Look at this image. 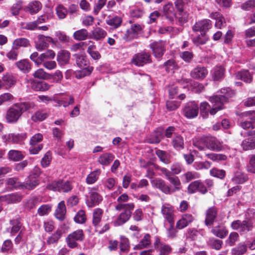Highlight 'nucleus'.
Segmentation results:
<instances>
[{
  "instance_id": "nucleus-17",
  "label": "nucleus",
  "mask_w": 255,
  "mask_h": 255,
  "mask_svg": "<svg viewBox=\"0 0 255 255\" xmlns=\"http://www.w3.org/2000/svg\"><path fill=\"white\" fill-rule=\"evenodd\" d=\"M208 73V71L205 67L197 66L191 71L190 76L194 79L202 80L206 77Z\"/></svg>"
},
{
  "instance_id": "nucleus-51",
  "label": "nucleus",
  "mask_w": 255,
  "mask_h": 255,
  "mask_svg": "<svg viewBox=\"0 0 255 255\" xmlns=\"http://www.w3.org/2000/svg\"><path fill=\"white\" fill-rule=\"evenodd\" d=\"M162 138V134L160 131H155L151 134L148 139V142L150 143H158Z\"/></svg>"
},
{
  "instance_id": "nucleus-3",
  "label": "nucleus",
  "mask_w": 255,
  "mask_h": 255,
  "mask_svg": "<svg viewBox=\"0 0 255 255\" xmlns=\"http://www.w3.org/2000/svg\"><path fill=\"white\" fill-rule=\"evenodd\" d=\"M134 205L133 203L128 204H118L115 209L117 211H121L124 210V211L121 213L117 219L115 223L117 226H120L127 222L130 218L131 215V211L133 209Z\"/></svg>"
},
{
  "instance_id": "nucleus-39",
  "label": "nucleus",
  "mask_w": 255,
  "mask_h": 255,
  "mask_svg": "<svg viewBox=\"0 0 255 255\" xmlns=\"http://www.w3.org/2000/svg\"><path fill=\"white\" fill-rule=\"evenodd\" d=\"M8 158L14 161L22 160L24 156L21 151L16 150H11L8 153Z\"/></svg>"
},
{
  "instance_id": "nucleus-52",
  "label": "nucleus",
  "mask_w": 255,
  "mask_h": 255,
  "mask_svg": "<svg viewBox=\"0 0 255 255\" xmlns=\"http://www.w3.org/2000/svg\"><path fill=\"white\" fill-rule=\"evenodd\" d=\"M156 154L160 160L164 163L168 164L170 163V160L168 158L169 155L166 151L157 150L156 151Z\"/></svg>"
},
{
  "instance_id": "nucleus-59",
  "label": "nucleus",
  "mask_w": 255,
  "mask_h": 255,
  "mask_svg": "<svg viewBox=\"0 0 255 255\" xmlns=\"http://www.w3.org/2000/svg\"><path fill=\"white\" fill-rule=\"evenodd\" d=\"M248 180V177L245 173H237L233 178V180L236 183L242 184Z\"/></svg>"
},
{
  "instance_id": "nucleus-44",
  "label": "nucleus",
  "mask_w": 255,
  "mask_h": 255,
  "mask_svg": "<svg viewBox=\"0 0 255 255\" xmlns=\"http://www.w3.org/2000/svg\"><path fill=\"white\" fill-rule=\"evenodd\" d=\"M88 32L86 29H81L76 31L73 33L75 39L79 41L84 40L88 37Z\"/></svg>"
},
{
  "instance_id": "nucleus-58",
  "label": "nucleus",
  "mask_w": 255,
  "mask_h": 255,
  "mask_svg": "<svg viewBox=\"0 0 255 255\" xmlns=\"http://www.w3.org/2000/svg\"><path fill=\"white\" fill-rule=\"evenodd\" d=\"M208 38L206 35L205 33H201L193 39V42L197 45H203L206 43L208 41Z\"/></svg>"
},
{
  "instance_id": "nucleus-27",
  "label": "nucleus",
  "mask_w": 255,
  "mask_h": 255,
  "mask_svg": "<svg viewBox=\"0 0 255 255\" xmlns=\"http://www.w3.org/2000/svg\"><path fill=\"white\" fill-rule=\"evenodd\" d=\"M158 241L156 240L155 243V248L159 252V255H169L172 251V248L168 245L158 244Z\"/></svg>"
},
{
  "instance_id": "nucleus-25",
  "label": "nucleus",
  "mask_w": 255,
  "mask_h": 255,
  "mask_svg": "<svg viewBox=\"0 0 255 255\" xmlns=\"http://www.w3.org/2000/svg\"><path fill=\"white\" fill-rule=\"evenodd\" d=\"M122 21V18L121 16L118 15L114 16H109L106 20V22L113 28H117L121 25Z\"/></svg>"
},
{
  "instance_id": "nucleus-20",
  "label": "nucleus",
  "mask_w": 255,
  "mask_h": 255,
  "mask_svg": "<svg viewBox=\"0 0 255 255\" xmlns=\"http://www.w3.org/2000/svg\"><path fill=\"white\" fill-rule=\"evenodd\" d=\"M42 8V4L39 1L35 0L31 1L24 8L26 12L31 14L37 13Z\"/></svg>"
},
{
  "instance_id": "nucleus-54",
  "label": "nucleus",
  "mask_w": 255,
  "mask_h": 255,
  "mask_svg": "<svg viewBox=\"0 0 255 255\" xmlns=\"http://www.w3.org/2000/svg\"><path fill=\"white\" fill-rule=\"evenodd\" d=\"M39 184L38 181L36 179L29 178L24 184H22V187H24L29 190L34 189Z\"/></svg>"
},
{
  "instance_id": "nucleus-45",
  "label": "nucleus",
  "mask_w": 255,
  "mask_h": 255,
  "mask_svg": "<svg viewBox=\"0 0 255 255\" xmlns=\"http://www.w3.org/2000/svg\"><path fill=\"white\" fill-rule=\"evenodd\" d=\"M26 133H22L21 134H9L8 135V139L9 141H11L13 143H18L19 141L24 139L26 137Z\"/></svg>"
},
{
  "instance_id": "nucleus-40",
  "label": "nucleus",
  "mask_w": 255,
  "mask_h": 255,
  "mask_svg": "<svg viewBox=\"0 0 255 255\" xmlns=\"http://www.w3.org/2000/svg\"><path fill=\"white\" fill-rule=\"evenodd\" d=\"M247 251V246L245 243H240L231 250L232 255H243Z\"/></svg>"
},
{
  "instance_id": "nucleus-33",
  "label": "nucleus",
  "mask_w": 255,
  "mask_h": 255,
  "mask_svg": "<svg viewBox=\"0 0 255 255\" xmlns=\"http://www.w3.org/2000/svg\"><path fill=\"white\" fill-rule=\"evenodd\" d=\"M151 244L150 236L148 234L144 235L143 239L136 245L134 250H141L147 248Z\"/></svg>"
},
{
  "instance_id": "nucleus-32",
  "label": "nucleus",
  "mask_w": 255,
  "mask_h": 255,
  "mask_svg": "<svg viewBox=\"0 0 255 255\" xmlns=\"http://www.w3.org/2000/svg\"><path fill=\"white\" fill-rule=\"evenodd\" d=\"M211 232L215 236L221 239L224 238L228 234L227 230L223 226H217L214 227Z\"/></svg>"
},
{
  "instance_id": "nucleus-61",
  "label": "nucleus",
  "mask_w": 255,
  "mask_h": 255,
  "mask_svg": "<svg viewBox=\"0 0 255 255\" xmlns=\"http://www.w3.org/2000/svg\"><path fill=\"white\" fill-rule=\"evenodd\" d=\"M223 245V241L218 239H211L209 241V245L213 249L219 250Z\"/></svg>"
},
{
  "instance_id": "nucleus-36",
  "label": "nucleus",
  "mask_w": 255,
  "mask_h": 255,
  "mask_svg": "<svg viewBox=\"0 0 255 255\" xmlns=\"http://www.w3.org/2000/svg\"><path fill=\"white\" fill-rule=\"evenodd\" d=\"M244 150L255 149V137H249L244 139L241 144Z\"/></svg>"
},
{
  "instance_id": "nucleus-12",
  "label": "nucleus",
  "mask_w": 255,
  "mask_h": 255,
  "mask_svg": "<svg viewBox=\"0 0 255 255\" xmlns=\"http://www.w3.org/2000/svg\"><path fill=\"white\" fill-rule=\"evenodd\" d=\"M102 199V197L98 193L91 190L89 198L86 200V204L89 207L92 208L99 205Z\"/></svg>"
},
{
  "instance_id": "nucleus-35",
  "label": "nucleus",
  "mask_w": 255,
  "mask_h": 255,
  "mask_svg": "<svg viewBox=\"0 0 255 255\" xmlns=\"http://www.w3.org/2000/svg\"><path fill=\"white\" fill-rule=\"evenodd\" d=\"M172 144L173 147L177 150L183 149L184 144L183 138L179 134L176 135L172 139Z\"/></svg>"
},
{
  "instance_id": "nucleus-11",
  "label": "nucleus",
  "mask_w": 255,
  "mask_h": 255,
  "mask_svg": "<svg viewBox=\"0 0 255 255\" xmlns=\"http://www.w3.org/2000/svg\"><path fill=\"white\" fill-rule=\"evenodd\" d=\"M165 43L162 40L155 41L150 44V47L155 57L160 58L162 56L165 50Z\"/></svg>"
},
{
  "instance_id": "nucleus-8",
  "label": "nucleus",
  "mask_w": 255,
  "mask_h": 255,
  "mask_svg": "<svg viewBox=\"0 0 255 255\" xmlns=\"http://www.w3.org/2000/svg\"><path fill=\"white\" fill-rule=\"evenodd\" d=\"M202 141L206 147L211 150L218 151L222 149L221 142L214 137H203Z\"/></svg>"
},
{
  "instance_id": "nucleus-4",
  "label": "nucleus",
  "mask_w": 255,
  "mask_h": 255,
  "mask_svg": "<svg viewBox=\"0 0 255 255\" xmlns=\"http://www.w3.org/2000/svg\"><path fill=\"white\" fill-rule=\"evenodd\" d=\"M240 126L245 129L255 128V111H248L241 113L240 115Z\"/></svg>"
},
{
  "instance_id": "nucleus-37",
  "label": "nucleus",
  "mask_w": 255,
  "mask_h": 255,
  "mask_svg": "<svg viewBox=\"0 0 255 255\" xmlns=\"http://www.w3.org/2000/svg\"><path fill=\"white\" fill-rule=\"evenodd\" d=\"M114 159V156L110 153H105L98 158V162L103 165H108Z\"/></svg>"
},
{
  "instance_id": "nucleus-48",
  "label": "nucleus",
  "mask_w": 255,
  "mask_h": 255,
  "mask_svg": "<svg viewBox=\"0 0 255 255\" xmlns=\"http://www.w3.org/2000/svg\"><path fill=\"white\" fill-rule=\"evenodd\" d=\"M167 180L174 186V188L171 189V193L179 191L181 189V183L178 177L172 176Z\"/></svg>"
},
{
  "instance_id": "nucleus-26",
  "label": "nucleus",
  "mask_w": 255,
  "mask_h": 255,
  "mask_svg": "<svg viewBox=\"0 0 255 255\" xmlns=\"http://www.w3.org/2000/svg\"><path fill=\"white\" fill-rule=\"evenodd\" d=\"M164 14L170 21H173L176 16L174 7L171 3L165 5L163 8Z\"/></svg>"
},
{
  "instance_id": "nucleus-5",
  "label": "nucleus",
  "mask_w": 255,
  "mask_h": 255,
  "mask_svg": "<svg viewBox=\"0 0 255 255\" xmlns=\"http://www.w3.org/2000/svg\"><path fill=\"white\" fill-rule=\"evenodd\" d=\"M48 188L54 191L69 192L72 189L73 186L69 181L59 180L52 182L51 184L48 185Z\"/></svg>"
},
{
  "instance_id": "nucleus-55",
  "label": "nucleus",
  "mask_w": 255,
  "mask_h": 255,
  "mask_svg": "<svg viewBox=\"0 0 255 255\" xmlns=\"http://www.w3.org/2000/svg\"><path fill=\"white\" fill-rule=\"evenodd\" d=\"M206 156L214 161L225 160L227 159V156L225 155L222 154L211 153L206 154Z\"/></svg>"
},
{
  "instance_id": "nucleus-64",
  "label": "nucleus",
  "mask_w": 255,
  "mask_h": 255,
  "mask_svg": "<svg viewBox=\"0 0 255 255\" xmlns=\"http://www.w3.org/2000/svg\"><path fill=\"white\" fill-rule=\"evenodd\" d=\"M247 170L252 173H255V154L250 156Z\"/></svg>"
},
{
  "instance_id": "nucleus-31",
  "label": "nucleus",
  "mask_w": 255,
  "mask_h": 255,
  "mask_svg": "<svg viewBox=\"0 0 255 255\" xmlns=\"http://www.w3.org/2000/svg\"><path fill=\"white\" fill-rule=\"evenodd\" d=\"M2 82L8 87H11L16 82V78L11 73H7L2 77Z\"/></svg>"
},
{
  "instance_id": "nucleus-56",
  "label": "nucleus",
  "mask_w": 255,
  "mask_h": 255,
  "mask_svg": "<svg viewBox=\"0 0 255 255\" xmlns=\"http://www.w3.org/2000/svg\"><path fill=\"white\" fill-rule=\"evenodd\" d=\"M47 117V114L46 113L43 111H38L35 112L34 115L32 116L31 119L34 122H37L45 120Z\"/></svg>"
},
{
  "instance_id": "nucleus-10",
  "label": "nucleus",
  "mask_w": 255,
  "mask_h": 255,
  "mask_svg": "<svg viewBox=\"0 0 255 255\" xmlns=\"http://www.w3.org/2000/svg\"><path fill=\"white\" fill-rule=\"evenodd\" d=\"M199 107L194 102L187 103L183 110V115L188 119H192L197 117Z\"/></svg>"
},
{
  "instance_id": "nucleus-9",
  "label": "nucleus",
  "mask_w": 255,
  "mask_h": 255,
  "mask_svg": "<svg viewBox=\"0 0 255 255\" xmlns=\"http://www.w3.org/2000/svg\"><path fill=\"white\" fill-rule=\"evenodd\" d=\"M43 139V135L41 133H37L34 135L30 139L29 143L31 146L29 148V152L32 154H36L42 149L43 148L42 144H38L37 146L35 147L39 142H41Z\"/></svg>"
},
{
  "instance_id": "nucleus-42",
  "label": "nucleus",
  "mask_w": 255,
  "mask_h": 255,
  "mask_svg": "<svg viewBox=\"0 0 255 255\" xmlns=\"http://www.w3.org/2000/svg\"><path fill=\"white\" fill-rule=\"evenodd\" d=\"M101 173L100 169H96L91 172L86 178V183L88 184L94 183L98 180Z\"/></svg>"
},
{
  "instance_id": "nucleus-16",
  "label": "nucleus",
  "mask_w": 255,
  "mask_h": 255,
  "mask_svg": "<svg viewBox=\"0 0 255 255\" xmlns=\"http://www.w3.org/2000/svg\"><path fill=\"white\" fill-rule=\"evenodd\" d=\"M218 211L216 207H211L206 212V218L205 220V225L207 226H211L217 218Z\"/></svg>"
},
{
  "instance_id": "nucleus-34",
  "label": "nucleus",
  "mask_w": 255,
  "mask_h": 255,
  "mask_svg": "<svg viewBox=\"0 0 255 255\" xmlns=\"http://www.w3.org/2000/svg\"><path fill=\"white\" fill-rule=\"evenodd\" d=\"M225 69L221 67H215L211 71L212 78L215 81L222 79L224 77Z\"/></svg>"
},
{
  "instance_id": "nucleus-6",
  "label": "nucleus",
  "mask_w": 255,
  "mask_h": 255,
  "mask_svg": "<svg viewBox=\"0 0 255 255\" xmlns=\"http://www.w3.org/2000/svg\"><path fill=\"white\" fill-rule=\"evenodd\" d=\"M151 62L150 54L145 51L135 54L131 60V62L137 66H142Z\"/></svg>"
},
{
  "instance_id": "nucleus-21",
  "label": "nucleus",
  "mask_w": 255,
  "mask_h": 255,
  "mask_svg": "<svg viewBox=\"0 0 255 255\" xmlns=\"http://www.w3.org/2000/svg\"><path fill=\"white\" fill-rule=\"evenodd\" d=\"M17 68L22 73L27 74L31 70V64L28 60H20L15 63Z\"/></svg>"
},
{
  "instance_id": "nucleus-43",
  "label": "nucleus",
  "mask_w": 255,
  "mask_h": 255,
  "mask_svg": "<svg viewBox=\"0 0 255 255\" xmlns=\"http://www.w3.org/2000/svg\"><path fill=\"white\" fill-rule=\"evenodd\" d=\"M29 45V40L25 38L15 39L12 43V47L17 50L20 47H27Z\"/></svg>"
},
{
  "instance_id": "nucleus-38",
  "label": "nucleus",
  "mask_w": 255,
  "mask_h": 255,
  "mask_svg": "<svg viewBox=\"0 0 255 255\" xmlns=\"http://www.w3.org/2000/svg\"><path fill=\"white\" fill-rule=\"evenodd\" d=\"M24 80L28 88H30L35 91H40V81L32 78H25Z\"/></svg>"
},
{
  "instance_id": "nucleus-18",
  "label": "nucleus",
  "mask_w": 255,
  "mask_h": 255,
  "mask_svg": "<svg viewBox=\"0 0 255 255\" xmlns=\"http://www.w3.org/2000/svg\"><path fill=\"white\" fill-rule=\"evenodd\" d=\"M194 220V217L192 215L190 214H183L181 219L176 223V227L178 229H182L190 224Z\"/></svg>"
},
{
  "instance_id": "nucleus-30",
  "label": "nucleus",
  "mask_w": 255,
  "mask_h": 255,
  "mask_svg": "<svg viewBox=\"0 0 255 255\" xmlns=\"http://www.w3.org/2000/svg\"><path fill=\"white\" fill-rule=\"evenodd\" d=\"M236 78L246 83H250L253 80V76L248 70H242L236 73Z\"/></svg>"
},
{
  "instance_id": "nucleus-53",
  "label": "nucleus",
  "mask_w": 255,
  "mask_h": 255,
  "mask_svg": "<svg viewBox=\"0 0 255 255\" xmlns=\"http://www.w3.org/2000/svg\"><path fill=\"white\" fill-rule=\"evenodd\" d=\"M198 177V173L193 171H188L182 175V178L187 183Z\"/></svg>"
},
{
  "instance_id": "nucleus-60",
  "label": "nucleus",
  "mask_w": 255,
  "mask_h": 255,
  "mask_svg": "<svg viewBox=\"0 0 255 255\" xmlns=\"http://www.w3.org/2000/svg\"><path fill=\"white\" fill-rule=\"evenodd\" d=\"M32 76L37 79H47L49 78V75L46 73L43 69H39L35 71Z\"/></svg>"
},
{
  "instance_id": "nucleus-7",
  "label": "nucleus",
  "mask_w": 255,
  "mask_h": 255,
  "mask_svg": "<svg viewBox=\"0 0 255 255\" xmlns=\"http://www.w3.org/2000/svg\"><path fill=\"white\" fill-rule=\"evenodd\" d=\"M231 227L233 230H238L240 233L247 232L253 228V224L249 220L244 221L236 220L232 222Z\"/></svg>"
},
{
  "instance_id": "nucleus-24",
  "label": "nucleus",
  "mask_w": 255,
  "mask_h": 255,
  "mask_svg": "<svg viewBox=\"0 0 255 255\" xmlns=\"http://www.w3.org/2000/svg\"><path fill=\"white\" fill-rule=\"evenodd\" d=\"M21 199L22 197L17 194H8L0 197V201H6L8 204L19 202Z\"/></svg>"
},
{
  "instance_id": "nucleus-50",
  "label": "nucleus",
  "mask_w": 255,
  "mask_h": 255,
  "mask_svg": "<svg viewBox=\"0 0 255 255\" xmlns=\"http://www.w3.org/2000/svg\"><path fill=\"white\" fill-rule=\"evenodd\" d=\"M74 220V221L77 223H84L87 220L85 212L83 210L79 211L75 215Z\"/></svg>"
},
{
  "instance_id": "nucleus-2",
  "label": "nucleus",
  "mask_w": 255,
  "mask_h": 255,
  "mask_svg": "<svg viewBox=\"0 0 255 255\" xmlns=\"http://www.w3.org/2000/svg\"><path fill=\"white\" fill-rule=\"evenodd\" d=\"M34 104L30 102H20L13 104L8 108L5 115L7 123L14 124L18 122L22 114L34 108Z\"/></svg>"
},
{
  "instance_id": "nucleus-47",
  "label": "nucleus",
  "mask_w": 255,
  "mask_h": 255,
  "mask_svg": "<svg viewBox=\"0 0 255 255\" xmlns=\"http://www.w3.org/2000/svg\"><path fill=\"white\" fill-rule=\"evenodd\" d=\"M120 250L123 253H128L130 248V244L128 239L124 236L121 237L120 245Z\"/></svg>"
},
{
  "instance_id": "nucleus-15",
  "label": "nucleus",
  "mask_w": 255,
  "mask_h": 255,
  "mask_svg": "<svg viewBox=\"0 0 255 255\" xmlns=\"http://www.w3.org/2000/svg\"><path fill=\"white\" fill-rule=\"evenodd\" d=\"M152 185L166 194L171 193V189L166 182L160 178H155L151 181Z\"/></svg>"
},
{
  "instance_id": "nucleus-57",
  "label": "nucleus",
  "mask_w": 255,
  "mask_h": 255,
  "mask_svg": "<svg viewBox=\"0 0 255 255\" xmlns=\"http://www.w3.org/2000/svg\"><path fill=\"white\" fill-rule=\"evenodd\" d=\"M6 184L11 188L15 189L22 186V184L18 181V178L16 177H11L7 179L6 180Z\"/></svg>"
},
{
  "instance_id": "nucleus-1",
  "label": "nucleus",
  "mask_w": 255,
  "mask_h": 255,
  "mask_svg": "<svg viewBox=\"0 0 255 255\" xmlns=\"http://www.w3.org/2000/svg\"><path fill=\"white\" fill-rule=\"evenodd\" d=\"M222 93L224 95L213 96L209 98L210 102L213 104L212 108L207 102H202L200 104L201 114L204 118H206L208 115L209 112L211 115H215L217 112L223 109L224 102H226L228 95L227 94L228 90L223 89L221 90Z\"/></svg>"
},
{
  "instance_id": "nucleus-41",
  "label": "nucleus",
  "mask_w": 255,
  "mask_h": 255,
  "mask_svg": "<svg viewBox=\"0 0 255 255\" xmlns=\"http://www.w3.org/2000/svg\"><path fill=\"white\" fill-rule=\"evenodd\" d=\"M77 65L80 68L86 67L88 64L86 56L84 54H76L74 55Z\"/></svg>"
},
{
  "instance_id": "nucleus-29",
  "label": "nucleus",
  "mask_w": 255,
  "mask_h": 255,
  "mask_svg": "<svg viewBox=\"0 0 255 255\" xmlns=\"http://www.w3.org/2000/svg\"><path fill=\"white\" fill-rule=\"evenodd\" d=\"M70 57V53L66 50L59 52L57 55V60L61 65H65L68 63Z\"/></svg>"
},
{
  "instance_id": "nucleus-13",
  "label": "nucleus",
  "mask_w": 255,
  "mask_h": 255,
  "mask_svg": "<svg viewBox=\"0 0 255 255\" xmlns=\"http://www.w3.org/2000/svg\"><path fill=\"white\" fill-rule=\"evenodd\" d=\"M212 27L211 21L209 19H203L196 22L193 26L192 29L194 32L200 31L205 32Z\"/></svg>"
},
{
  "instance_id": "nucleus-28",
  "label": "nucleus",
  "mask_w": 255,
  "mask_h": 255,
  "mask_svg": "<svg viewBox=\"0 0 255 255\" xmlns=\"http://www.w3.org/2000/svg\"><path fill=\"white\" fill-rule=\"evenodd\" d=\"M107 34V32L99 27L94 28L92 31V38L96 40H100L104 38Z\"/></svg>"
},
{
  "instance_id": "nucleus-49",
  "label": "nucleus",
  "mask_w": 255,
  "mask_h": 255,
  "mask_svg": "<svg viewBox=\"0 0 255 255\" xmlns=\"http://www.w3.org/2000/svg\"><path fill=\"white\" fill-rule=\"evenodd\" d=\"M62 232L61 230H57L54 234L48 238L47 240L48 244H53L57 243L61 238Z\"/></svg>"
},
{
  "instance_id": "nucleus-63",
  "label": "nucleus",
  "mask_w": 255,
  "mask_h": 255,
  "mask_svg": "<svg viewBox=\"0 0 255 255\" xmlns=\"http://www.w3.org/2000/svg\"><path fill=\"white\" fill-rule=\"evenodd\" d=\"M164 65L165 67L166 71L168 72L173 71L178 68L177 63L172 59L167 61L164 63Z\"/></svg>"
},
{
  "instance_id": "nucleus-14",
  "label": "nucleus",
  "mask_w": 255,
  "mask_h": 255,
  "mask_svg": "<svg viewBox=\"0 0 255 255\" xmlns=\"http://www.w3.org/2000/svg\"><path fill=\"white\" fill-rule=\"evenodd\" d=\"M161 213L170 224H174V209L172 206L164 204L161 208Z\"/></svg>"
},
{
  "instance_id": "nucleus-23",
  "label": "nucleus",
  "mask_w": 255,
  "mask_h": 255,
  "mask_svg": "<svg viewBox=\"0 0 255 255\" xmlns=\"http://www.w3.org/2000/svg\"><path fill=\"white\" fill-rule=\"evenodd\" d=\"M103 212V210L101 208H96L93 210L92 224L95 227H98L100 226L102 221Z\"/></svg>"
},
{
  "instance_id": "nucleus-46",
  "label": "nucleus",
  "mask_w": 255,
  "mask_h": 255,
  "mask_svg": "<svg viewBox=\"0 0 255 255\" xmlns=\"http://www.w3.org/2000/svg\"><path fill=\"white\" fill-rule=\"evenodd\" d=\"M141 29V26L138 24L132 25L127 31V39H130L133 37V34L137 33Z\"/></svg>"
},
{
  "instance_id": "nucleus-19",
  "label": "nucleus",
  "mask_w": 255,
  "mask_h": 255,
  "mask_svg": "<svg viewBox=\"0 0 255 255\" xmlns=\"http://www.w3.org/2000/svg\"><path fill=\"white\" fill-rule=\"evenodd\" d=\"M48 42L54 43L53 38L50 36L39 35L38 41L36 44V49L40 51L45 49L48 45Z\"/></svg>"
},
{
  "instance_id": "nucleus-22",
  "label": "nucleus",
  "mask_w": 255,
  "mask_h": 255,
  "mask_svg": "<svg viewBox=\"0 0 255 255\" xmlns=\"http://www.w3.org/2000/svg\"><path fill=\"white\" fill-rule=\"evenodd\" d=\"M66 209L65 203L63 201L60 202L55 212V217L60 221H63L65 218Z\"/></svg>"
},
{
  "instance_id": "nucleus-62",
  "label": "nucleus",
  "mask_w": 255,
  "mask_h": 255,
  "mask_svg": "<svg viewBox=\"0 0 255 255\" xmlns=\"http://www.w3.org/2000/svg\"><path fill=\"white\" fill-rule=\"evenodd\" d=\"M82 68V70L80 71L76 75V77L78 78H81L85 76L90 75L93 70V67H85Z\"/></svg>"
}]
</instances>
